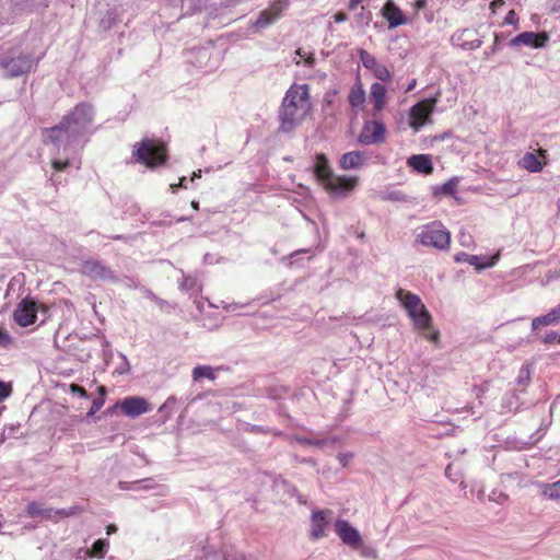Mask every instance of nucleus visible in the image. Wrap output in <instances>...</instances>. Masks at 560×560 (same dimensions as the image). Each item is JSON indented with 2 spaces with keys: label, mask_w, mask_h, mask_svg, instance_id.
<instances>
[{
  "label": "nucleus",
  "mask_w": 560,
  "mask_h": 560,
  "mask_svg": "<svg viewBox=\"0 0 560 560\" xmlns=\"http://www.w3.org/2000/svg\"><path fill=\"white\" fill-rule=\"evenodd\" d=\"M359 57L363 67L372 71L376 79L383 82H386L390 79V72L387 69V67L383 63H380L372 54L364 49H361L359 51Z\"/></svg>",
  "instance_id": "obj_15"
},
{
  "label": "nucleus",
  "mask_w": 560,
  "mask_h": 560,
  "mask_svg": "<svg viewBox=\"0 0 560 560\" xmlns=\"http://www.w3.org/2000/svg\"><path fill=\"white\" fill-rule=\"evenodd\" d=\"M12 342L11 336L8 330L0 326V346H9Z\"/></svg>",
  "instance_id": "obj_36"
},
{
  "label": "nucleus",
  "mask_w": 560,
  "mask_h": 560,
  "mask_svg": "<svg viewBox=\"0 0 560 560\" xmlns=\"http://www.w3.org/2000/svg\"><path fill=\"white\" fill-rule=\"evenodd\" d=\"M80 272L92 280H113L114 271L98 259H86L81 264Z\"/></svg>",
  "instance_id": "obj_10"
},
{
  "label": "nucleus",
  "mask_w": 560,
  "mask_h": 560,
  "mask_svg": "<svg viewBox=\"0 0 560 560\" xmlns=\"http://www.w3.org/2000/svg\"><path fill=\"white\" fill-rule=\"evenodd\" d=\"M547 164V151L538 149L536 152H527L520 161V165L530 172L538 173Z\"/></svg>",
  "instance_id": "obj_19"
},
{
  "label": "nucleus",
  "mask_w": 560,
  "mask_h": 560,
  "mask_svg": "<svg viewBox=\"0 0 560 560\" xmlns=\"http://www.w3.org/2000/svg\"><path fill=\"white\" fill-rule=\"evenodd\" d=\"M191 207H192V209L198 210L199 209V202L196 201V200H192L191 201Z\"/></svg>",
  "instance_id": "obj_50"
},
{
  "label": "nucleus",
  "mask_w": 560,
  "mask_h": 560,
  "mask_svg": "<svg viewBox=\"0 0 560 560\" xmlns=\"http://www.w3.org/2000/svg\"><path fill=\"white\" fill-rule=\"evenodd\" d=\"M348 100H349L350 105L353 108L361 107L364 104L365 92H364L361 83L351 88Z\"/></svg>",
  "instance_id": "obj_26"
},
{
  "label": "nucleus",
  "mask_w": 560,
  "mask_h": 560,
  "mask_svg": "<svg viewBox=\"0 0 560 560\" xmlns=\"http://www.w3.org/2000/svg\"><path fill=\"white\" fill-rule=\"evenodd\" d=\"M395 296L411 318L415 329L421 331L422 336L427 340L438 342L440 339V331H429L432 325V316L422 303L421 299L417 294L404 289H398Z\"/></svg>",
  "instance_id": "obj_3"
},
{
  "label": "nucleus",
  "mask_w": 560,
  "mask_h": 560,
  "mask_svg": "<svg viewBox=\"0 0 560 560\" xmlns=\"http://www.w3.org/2000/svg\"><path fill=\"white\" fill-rule=\"evenodd\" d=\"M203 377H207L211 381H213L215 378V374H214V371L211 366L209 365H197L194 370H192V378L194 381H199Z\"/></svg>",
  "instance_id": "obj_28"
},
{
  "label": "nucleus",
  "mask_w": 560,
  "mask_h": 560,
  "mask_svg": "<svg viewBox=\"0 0 560 560\" xmlns=\"http://www.w3.org/2000/svg\"><path fill=\"white\" fill-rule=\"evenodd\" d=\"M69 165H70V161L69 160H65V161L54 160V161H51V166H52V168L56 172H62L67 167H69Z\"/></svg>",
  "instance_id": "obj_33"
},
{
  "label": "nucleus",
  "mask_w": 560,
  "mask_h": 560,
  "mask_svg": "<svg viewBox=\"0 0 560 560\" xmlns=\"http://www.w3.org/2000/svg\"><path fill=\"white\" fill-rule=\"evenodd\" d=\"M80 512L78 506H71L70 509L54 510L52 508H44V514L42 515L45 520L58 522L62 518L73 516Z\"/></svg>",
  "instance_id": "obj_25"
},
{
  "label": "nucleus",
  "mask_w": 560,
  "mask_h": 560,
  "mask_svg": "<svg viewBox=\"0 0 560 560\" xmlns=\"http://www.w3.org/2000/svg\"><path fill=\"white\" fill-rule=\"evenodd\" d=\"M313 172L320 186L332 197H347L358 186V177L335 174L324 153L315 155Z\"/></svg>",
  "instance_id": "obj_2"
},
{
  "label": "nucleus",
  "mask_w": 560,
  "mask_h": 560,
  "mask_svg": "<svg viewBox=\"0 0 560 560\" xmlns=\"http://www.w3.org/2000/svg\"><path fill=\"white\" fill-rule=\"evenodd\" d=\"M416 85V80H413L410 85L408 86L407 91H411L413 89V86Z\"/></svg>",
  "instance_id": "obj_51"
},
{
  "label": "nucleus",
  "mask_w": 560,
  "mask_h": 560,
  "mask_svg": "<svg viewBox=\"0 0 560 560\" xmlns=\"http://www.w3.org/2000/svg\"><path fill=\"white\" fill-rule=\"evenodd\" d=\"M287 7V0H276L271 2L266 10L260 12L258 19L255 22V25L257 27H266L270 25L273 21L280 18Z\"/></svg>",
  "instance_id": "obj_16"
},
{
  "label": "nucleus",
  "mask_w": 560,
  "mask_h": 560,
  "mask_svg": "<svg viewBox=\"0 0 560 560\" xmlns=\"http://www.w3.org/2000/svg\"><path fill=\"white\" fill-rule=\"evenodd\" d=\"M105 404V398L98 397L92 401L91 409L89 411V415H94Z\"/></svg>",
  "instance_id": "obj_37"
},
{
  "label": "nucleus",
  "mask_w": 560,
  "mask_h": 560,
  "mask_svg": "<svg viewBox=\"0 0 560 560\" xmlns=\"http://www.w3.org/2000/svg\"><path fill=\"white\" fill-rule=\"evenodd\" d=\"M185 180V178H180V186H183V182Z\"/></svg>",
  "instance_id": "obj_53"
},
{
  "label": "nucleus",
  "mask_w": 560,
  "mask_h": 560,
  "mask_svg": "<svg viewBox=\"0 0 560 560\" xmlns=\"http://www.w3.org/2000/svg\"><path fill=\"white\" fill-rule=\"evenodd\" d=\"M407 164L415 171L427 175L432 174L434 170L431 158L427 154H415L408 159Z\"/></svg>",
  "instance_id": "obj_21"
},
{
  "label": "nucleus",
  "mask_w": 560,
  "mask_h": 560,
  "mask_svg": "<svg viewBox=\"0 0 560 560\" xmlns=\"http://www.w3.org/2000/svg\"><path fill=\"white\" fill-rule=\"evenodd\" d=\"M11 384L0 381V402L7 399L11 395Z\"/></svg>",
  "instance_id": "obj_32"
},
{
  "label": "nucleus",
  "mask_w": 560,
  "mask_h": 560,
  "mask_svg": "<svg viewBox=\"0 0 560 560\" xmlns=\"http://www.w3.org/2000/svg\"><path fill=\"white\" fill-rule=\"evenodd\" d=\"M542 495L550 499V500H555V499H558L560 498V480L553 482V483H547L542 487V491H541Z\"/></svg>",
  "instance_id": "obj_29"
},
{
  "label": "nucleus",
  "mask_w": 560,
  "mask_h": 560,
  "mask_svg": "<svg viewBox=\"0 0 560 560\" xmlns=\"http://www.w3.org/2000/svg\"><path fill=\"white\" fill-rule=\"evenodd\" d=\"M560 322V303L550 310L549 313L542 316L535 317L532 320V328L534 330L539 329L544 326L558 324Z\"/></svg>",
  "instance_id": "obj_23"
},
{
  "label": "nucleus",
  "mask_w": 560,
  "mask_h": 560,
  "mask_svg": "<svg viewBox=\"0 0 560 560\" xmlns=\"http://www.w3.org/2000/svg\"><path fill=\"white\" fill-rule=\"evenodd\" d=\"M549 36L547 33L523 32L511 39V46L526 45L533 48H542L547 45Z\"/></svg>",
  "instance_id": "obj_18"
},
{
  "label": "nucleus",
  "mask_w": 560,
  "mask_h": 560,
  "mask_svg": "<svg viewBox=\"0 0 560 560\" xmlns=\"http://www.w3.org/2000/svg\"><path fill=\"white\" fill-rule=\"evenodd\" d=\"M417 241L425 247L444 250L450 247L451 233L441 222L434 221L421 229L417 235Z\"/></svg>",
  "instance_id": "obj_6"
},
{
  "label": "nucleus",
  "mask_w": 560,
  "mask_h": 560,
  "mask_svg": "<svg viewBox=\"0 0 560 560\" xmlns=\"http://www.w3.org/2000/svg\"><path fill=\"white\" fill-rule=\"evenodd\" d=\"M312 109L310 86L293 83L285 92L279 109V131L283 133L293 131L311 115Z\"/></svg>",
  "instance_id": "obj_1"
},
{
  "label": "nucleus",
  "mask_w": 560,
  "mask_h": 560,
  "mask_svg": "<svg viewBox=\"0 0 560 560\" xmlns=\"http://www.w3.org/2000/svg\"><path fill=\"white\" fill-rule=\"evenodd\" d=\"M335 532L343 544L353 549H358L362 544V538L357 528H354L348 521L338 520L335 523Z\"/></svg>",
  "instance_id": "obj_13"
},
{
  "label": "nucleus",
  "mask_w": 560,
  "mask_h": 560,
  "mask_svg": "<svg viewBox=\"0 0 560 560\" xmlns=\"http://www.w3.org/2000/svg\"><path fill=\"white\" fill-rule=\"evenodd\" d=\"M237 560H244V559H243V558H240V559H237Z\"/></svg>",
  "instance_id": "obj_54"
},
{
  "label": "nucleus",
  "mask_w": 560,
  "mask_h": 560,
  "mask_svg": "<svg viewBox=\"0 0 560 560\" xmlns=\"http://www.w3.org/2000/svg\"><path fill=\"white\" fill-rule=\"evenodd\" d=\"M69 389L72 394H78L82 398H88L89 394L82 386H79L78 384H70Z\"/></svg>",
  "instance_id": "obj_34"
},
{
  "label": "nucleus",
  "mask_w": 560,
  "mask_h": 560,
  "mask_svg": "<svg viewBox=\"0 0 560 560\" xmlns=\"http://www.w3.org/2000/svg\"><path fill=\"white\" fill-rule=\"evenodd\" d=\"M106 532H107V534H108V535L116 533V532H117V527H116V525H114V524H109V525L106 527Z\"/></svg>",
  "instance_id": "obj_48"
},
{
  "label": "nucleus",
  "mask_w": 560,
  "mask_h": 560,
  "mask_svg": "<svg viewBox=\"0 0 560 560\" xmlns=\"http://www.w3.org/2000/svg\"><path fill=\"white\" fill-rule=\"evenodd\" d=\"M97 392H98V394H100V397L105 398V395H106V387H105V386H103V385H102V386H100V387L97 388Z\"/></svg>",
  "instance_id": "obj_49"
},
{
  "label": "nucleus",
  "mask_w": 560,
  "mask_h": 560,
  "mask_svg": "<svg viewBox=\"0 0 560 560\" xmlns=\"http://www.w3.org/2000/svg\"><path fill=\"white\" fill-rule=\"evenodd\" d=\"M352 455L350 453L339 454L338 459L342 464V466H346L348 462L351 459Z\"/></svg>",
  "instance_id": "obj_41"
},
{
  "label": "nucleus",
  "mask_w": 560,
  "mask_h": 560,
  "mask_svg": "<svg viewBox=\"0 0 560 560\" xmlns=\"http://www.w3.org/2000/svg\"><path fill=\"white\" fill-rule=\"evenodd\" d=\"M477 256H474V255H468L466 253H459L455 256V260L457 262H460V261H468L470 262L471 265L475 264V261L477 260Z\"/></svg>",
  "instance_id": "obj_35"
},
{
  "label": "nucleus",
  "mask_w": 560,
  "mask_h": 560,
  "mask_svg": "<svg viewBox=\"0 0 560 560\" xmlns=\"http://www.w3.org/2000/svg\"><path fill=\"white\" fill-rule=\"evenodd\" d=\"M315 62V58L313 55H308L306 58H305V63L310 67H312Z\"/></svg>",
  "instance_id": "obj_47"
},
{
  "label": "nucleus",
  "mask_w": 560,
  "mask_h": 560,
  "mask_svg": "<svg viewBox=\"0 0 560 560\" xmlns=\"http://www.w3.org/2000/svg\"><path fill=\"white\" fill-rule=\"evenodd\" d=\"M334 20L335 22L337 23H341L343 21L347 20V14L345 12H337L335 15H334Z\"/></svg>",
  "instance_id": "obj_42"
},
{
  "label": "nucleus",
  "mask_w": 560,
  "mask_h": 560,
  "mask_svg": "<svg viewBox=\"0 0 560 560\" xmlns=\"http://www.w3.org/2000/svg\"><path fill=\"white\" fill-rule=\"evenodd\" d=\"M383 16L388 22L389 28H396L407 23L402 11L397 7L393 0H387L382 10Z\"/></svg>",
  "instance_id": "obj_20"
},
{
  "label": "nucleus",
  "mask_w": 560,
  "mask_h": 560,
  "mask_svg": "<svg viewBox=\"0 0 560 560\" xmlns=\"http://www.w3.org/2000/svg\"><path fill=\"white\" fill-rule=\"evenodd\" d=\"M296 441L300 444L312 445V446H316V447H322L326 444V440H313V439H307V438H298Z\"/></svg>",
  "instance_id": "obj_31"
},
{
  "label": "nucleus",
  "mask_w": 560,
  "mask_h": 560,
  "mask_svg": "<svg viewBox=\"0 0 560 560\" xmlns=\"http://www.w3.org/2000/svg\"><path fill=\"white\" fill-rule=\"evenodd\" d=\"M363 556L365 557H372V558H376V552L374 549L372 548H368L365 549L363 552H362Z\"/></svg>",
  "instance_id": "obj_45"
},
{
  "label": "nucleus",
  "mask_w": 560,
  "mask_h": 560,
  "mask_svg": "<svg viewBox=\"0 0 560 560\" xmlns=\"http://www.w3.org/2000/svg\"><path fill=\"white\" fill-rule=\"evenodd\" d=\"M107 547H108V542L106 540L97 539L96 541H94L92 547L86 551V555L90 558L102 559V558H104V556L106 553V548Z\"/></svg>",
  "instance_id": "obj_27"
},
{
  "label": "nucleus",
  "mask_w": 560,
  "mask_h": 560,
  "mask_svg": "<svg viewBox=\"0 0 560 560\" xmlns=\"http://www.w3.org/2000/svg\"><path fill=\"white\" fill-rule=\"evenodd\" d=\"M94 114L93 106L90 103L82 102L77 104L62 119L79 140L81 137L85 136L92 127Z\"/></svg>",
  "instance_id": "obj_5"
},
{
  "label": "nucleus",
  "mask_w": 560,
  "mask_h": 560,
  "mask_svg": "<svg viewBox=\"0 0 560 560\" xmlns=\"http://www.w3.org/2000/svg\"><path fill=\"white\" fill-rule=\"evenodd\" d=\"M427 7V0H416L415 1V8L417 10H422Z\"/></svg>",
  "instance_id": "obj_44"
},
{
  "label": "nucleus",
  "mask_w": 560,
  "mask_h": 560,
  "mask_svg": "<svg viewBox=\"0 0 560 560\" xmlns=\"http://www.w3.org/2000/svg\"><path fill=\"white\" fill-rule=\"evenodd\" d=\"M504 5V0H493L490 4V8L494 12L498 8Z\"/></svg>",
  "instance_id": "obj_43"
},
{
  "label": "nucleus",
  "mask_w": 560,
  "mask_h": 560,
  "mask_svg": "<svg viewBox=\"0 0 560 560\" xmlns=\"http://www.w3.org/2000/svg\"><path fill=\"white\" fill-rule=\"evenodd\" d=\"M122 413L130 418L139 417L151 411L152 407L147 399L140 396H129L119 402Z\"/></svg>",
  "instance_id": "obj_12"
},
{
  "label": "nucleus",
  "mask_w": 560,
  "mask_h": 560,
  "mask_svg": "<svg viewBox=\"0 0 560 560\" xmlns=\"http://www.w3.org/2000/svg\"><path fill=\"white\" fill-rule=\"evenodd\" d=\"M386 129L380 121H369L363 126L359 136V142L365 145L382 143L385 140Z\"/></svg>",
  "instance_id": "obj_14"
},
{
  "label": "nucleus",
  "mask_w": 560,
  "mask_h": 560,
  "mask_svg": "<svg viewBox=\"0 0 560 560\" xmlns=\"http://www.w3.org/2000/svg\"><path fill=\"white\" fill-rule=\"evenodd\" d=\"M330 514H331V511L328 509L313 511L312 516H311V532H310V536L312 539L317 540L325 536V530L329 524Z\"/></svg>",
  "instance_id": "obj_17"
},
{
  "label": "nucleus",
  "mask_w": 560,
  "mask_h": 560,
  "mask_svg": "<svg viewBox=\"0 0 560 560\" xmlns=\"http://www.w3.org/2000/svg\"><path fill=\"white\" fill-rule=\"evenodd\" d=\"M455 187H456L455 183H453V182H447V183H445V184L442 186V190H443L444 192H446V194H453V192H455Z\"/></svg>",
  "instance_id": "obj_40"
},
{
  "label": "nucleus",
  "mask_w": 560,
  "mask_h": 560,
  "mask_svg": "<svg viewBox=\"0 0 560 560\" xmlns=\"http://www.w3.org/2000/svg\"><path fill=\"white\" fill-rule=\"evenodd\" d=\"M364 155L359 151L347 152L341 155L339 166L342 170H358L364 164Z\"/></svg>",
  "instance_id": "obj_22"
},
{
  "label": "nucleus",
  "mask_w": 560,
  "mask_h": 560,
  "mask_svg": "<svg viewBox=\"0 0 560 560\" xmlns=\"http://www.w3.org/2000/svg\"><path fill=\"white\" fill-rule=\"evenodd\" d=\"M436 98H427L410 108L409 113V126L415 130L419 131L422 128L430 116L433 114Z\"/></svg>",
  "instance_id": "obj_8"
},
{
  "label": "nucleus",
  "mask_w": 560,
  "mask_h": 560,
  "mask_svg": "<svg viewBox=\"0 0 560 560\" xmlns=\"http://www.w3.org/2000/svg\"><path fill=\"white\" fill-rule=\"evenodd\" d=\"M363 0H350L349 9L354 10Z\"/></svg>",
  "instance_id": "obj_46"
},
{
  "label": "nucleus",
  "mask_w": 560,
  "mask_h": 560,
  "mask_svg": "<svg viewBox=\"0 0 560 560\" xmlns=\"http://www.w3.org/2000/svg\"><path fill=\"white\" fill-rule=\"evenodd\" d=\"M38 304L31 298H24L13 312V320L21 327L33 325L37 319Z\"/></svg>",
  "instance_id": "obj_9"
},
{
  "label": "nucleus",
  "mask_w": 560,
  "mask_h": 560,
  "mask_svg": "<svg viewBox=\"0 0 560 560\" xmlns=\"http://www.w3.org/2000/svg\"><path fill=\"white\" fill-rule=\"evenodd\" d=\"M386 88L381 83H373L370 89V101L374 110L380 112L386 104Z\"/></svg>",
  "instance_id": "obj_24"
},
{
  "label": "nucleus",
  "mask_w": 560,
  "mask_h": 560,
  "mask_svg": "<svg viewBox=\"0 0 560 560\" xmlns=\"http://www.w3.org/2000/svg\"><path fill=\"white\" fill-rule=\"evenodd\" d=\"M517 22H518V16H517L516 12L514 10L509 11L504 19V23L511 25V24H516Z\"/></svg>",
  "instance_id": "obj_38"
},
{
  "label": "nucleus",
  "mask_w": 560,
  "mask_h": 560,
  "mask_svg": "<svg viewBox=\"0 0 560 560\" xmlns=\"http://www.w3.org/2000/svg\"><path fill=\"white\" fill-rule=\"evenodd\" d=\"M296 54H298L299 56H301V58H304V56H303V55H302V52H301V49L296 50Z\"/></svg>",
  "instance_id": "obj_52"
},
{
  "label": "nucleus",
  "mask_w": 560,
  "mask_h": 560,
  "mask_svg": "<svg viewBox=\"0 0 560 560\" xmlns=\"http://www.w3.org/2000/svg\"><path fill=\"white\" fill-rule=\"evenodd\" d=\"M26 513L31 517L42 516L44 514V506L39 502L32 501L26 505Z\"/></svg>",
  "instance_id": "obj_30"
},
{
  "label": "nucleus",
  "mask_w": 560,
  "mask_h": 560,
  "mask_svg": "<svg viewBox=\"0 0 560 560\" xmlns=\"http://www.w3.org/2000/svg\"><path fill=\"white\" fill-rule=\"evenodd\" d=\"M132 156L148 168L164 165L168 159L166 144L162 140L144 138L133 145Z\"/></svg>",
  "instance_id": "obj_4"
},
{
  "label": "nucleus",
  "mask_w": 560,
  "mask_h": 560,
  "mask_svg": "<svg viewBox=\"0 0 560 560\" xmlns=\"http://www.w3.org/2000/svg\"><path fill=\"white\" fill-rule=\"evenodd\" d=\"M42 136L45 144H51L55 147L63 144L65 148H68L78 141L62 118L58 125L43 128Z\"/></svg>",
  "instance_id": "obj_7"
},
{
  "label": "nucleus",
  "mask_w": 560,
  "mask_h": 560,
  "mask_svg": "<svg viewBox=\"0 0 560 560\" xmlns=\"http://www.w3.org/2000/svg\"><path fill=\"white\" fill-rule=\"evenodd\" d=\"M544 342L545 343H553V342L560 343V335H558L557 332H553V331L549 332L545 336Z\"/></svg>",
  "instance_id": "obj_39"
},
{
  "label": "nucleus",
  "mask_w": 560,
  "mask_h": 560,
  "mask_svg": "<svg viewBox=\"0 0 560 560\" xmlns=\"http://www.w3.org/2000/svg\"><path fill=\"white\" fill-rule=\"evenodd\" d=\"M0 67L7 71L8 77L14 78L27 73L33 67V60L30 56L25 55L16 58H2Z\"/></svg>",
  "instance_id": "obj_11"
}]
</instances>
